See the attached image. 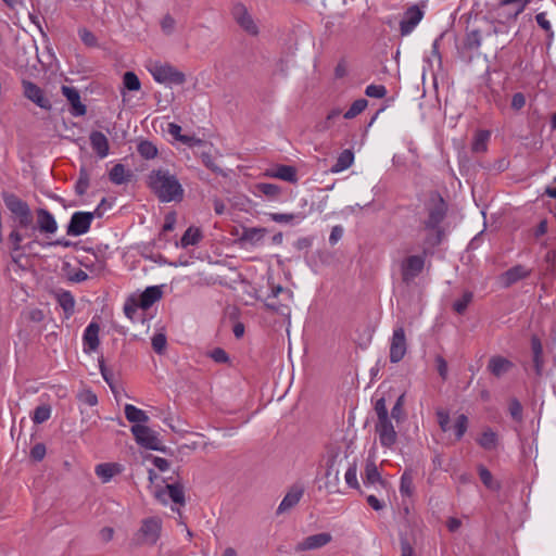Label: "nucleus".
Returning <instances> with one entry per match:
<instances>
[{
	"mask_svg": "<svg viewBox=\"0 0 556 556\" xmlns=\"http://www.w3.org/2000/svg\"><path fill=\"white\" fill-rule=\"evenodd\" d=\"M508 409H509V414H510L511 418L515 421H517V422L522 421V410H523L522 405L516 397H514L509 401Z\"/></svg>",
	"mask_w": 556,
	"mask_h": 556,
	"instance_id": "53",
	"label": "nucleus"
},
{
	"mask_svg": "<svg viewBox=\"0 0 556 556\" xmlns=\"http://www.w3.org/2000/svg\"><path fill=\"white\" fill-rule=\"evenodd\" d=\"M468 417L465 414H460L454 425L455 438L459 441L468 429Z\"/></svg>",
	"mask_w": 556,
	"mask_h": 556,
	"instance_id": "50",
	"label": "nucleus"
},
{
	"mask_svg": "<svg viewBox=\"0 0 556 556\" xmlns=\"http://www.w3.org/2000/svg\"><path fill=\"white\" fill-rule=\"evenodd\" d=\"M265 176L278 178L291 184H295L298 181L296 168L291 165H277L273 169H267L265 172Z\"/></svg>",
	"mask_w": 556,
	"mask_h": 556,
	"instance_id": "23",
	"label": "nucleus"
},
{
	"mask_svg": "<svg viewBox=\"0 0 556 556\" xmlns=\"http://www.w3.org/2000/svg\"><path fill=\"white\" fill-rule=\"evenodd\" d=\"M531 354H532V370L538 378H548L552 376V368L545 367L543 357V345L541 339L533 334L531 337Z\"/></svg>",
	"mask_w": 556,
	"mask_h": 556,
	"instance_id": "8",
	"label": "nucleus"
},
{
	"mask_svg": "<svg viewBox=\"0 0 556 556\" xmlns=\"http://www.w3.org/2000/svg\"><path fill=\"white\" fill-rule=\"evenodd\" d=\"M269 217L276 223H290L295 218H304L302 214L270 213Z\"/></svg>",
	"mask_w": 556,
	"mask_h": 556,
	"instance_id": "57",
	"label": "nucleus"
},
{
	"mask_svg": "<svg viewBox=\"0 0 556 556\" xmlns=\"http://www.w3.org/2000/svg\"><path fill=\"white\" fill-rule=\"evenodd\" d=\"M12 231L9 235V241L12 244V251L16 252L22 249L23 235L18 231L20 228L12 227Z\"/></svg>",
	"mask_w": 556,
	"mask_h": 556,
	"instance_id": "59",
	"label": "nucleus"
},
{
	"mask_svg": "<svg viewBox=\"0 0 556 556\" xmlns=\"http://www.w3.org/2000/svg\"><path fill=\"white\" fill-rule=\"evenodd\" d=\"M119 465L113 463H104L96 466V475L102 482H109L115 475L119 473Z\"/></svg>",
	"mask_w": 556,
	"mask_h": 556,
	"instance_id": "30",
	"label": "nucleus"
},
{
	"mask_svg": "<svg viewBox=\"0 0 556 556\" xmlns=\"http://www.w3.org/2000/svg\"><path fill=\"white\" fill-rule=\"evenodd\" d=\"M51 416V406L47 404L39 405L35 408L33 415V421L36 425H40L47 421Z\"/></svg>",
	"mask_w": 556,
	"mask_h": 556,
	"instance_id": "46",
	"label": "nucleus"
},
{
	"mask_svg": "<svg viewBox=\"0 0 556 556\" xmlns=\"http://www.w3.org/2000/svg\"><path fill=\"white\" fill-rule=\"evenodd\" d=\"M365 94L370 98L381 99L387 94V89L383 85H369L366 87Z\"/></svg>",
	"mask_w": 556,
	"mask_h": 556,
	"instance_id": "56",
	"label": "nucleus"
},
{
	"mask_svg": "<svg viewBox=\"0 0 556 556\" xmlns=\"http://www.w3.org/2000/svg\"><path fill=\"white\" fill-rule=\"evenodd\" d=\"M356 475H357V465H356V462H353L349 466V468L345 472V482L350 488L359 490V483H358Z\"/></svg>",
	"mask_w": 556,
	"mask_h": 556,
	"instance_id": "51",
	"label": "nucleus"
},
{
	"mask_svg": "<svg viewBox=\"0 0 556 556\" xmlns=\"http://www.w3.org/2000/svg\"><path fill=\"white\" fill-rule=\"evenodd\" d=\"M447 203L442 195L438 191H432L425 204L427 216L421 222V229L426 231L422 243L425 254L443 241L445 232L441 224L447 215Z\"/></svg>",
	"mask_w": 556,
	"mask_h": 556,
	"instance_id": "1",
	"label": "nucleus"
},
{
	"mask_svg": "<svg viewBox=\"0 0 556 556\" xmlns=\"http://www.w3.org/2000/svg\"><path fill=\"white\" fill-rule=\"evenodd\" d=\"M148 186L163 203L180 202L184 199V188L176 176L167 170H152L148 176Z\"/></svg>",
	"mask_w": 556,
	"mask_h": 556,
	"instance_id": "2",
	"label": "nucleus"
},
{
	"mask_svg": "<svg viewBox=\"0 0 556 556\" xmlns=\"http://www.w3.org/2000/svg\"><path fill=\"white\" fill-rule=\"evenodd\" d=\"M478 444L486 451H492L497 445V434L491 428H488L478 439Z\"/></svg>",
	"mask_w": 556,
	"mask_h": 556,
	"instance_id": "37",
	"label": "nucleus"
},
{
	"mask_svg": "<svg viewBox=\"0 0 556 556\" xmlns=\"http://www.w3.org/2000/svg\"><path fill=\"white\" fill-rule=\"evenodd\" d=\"M154 496L163 504L167 503V497L178 505H185V490L184 485L176 481L173 483H166L165 486H157L154 491Z\"/></svg>",
	"mask_w": 556,
	"mask_h": 556,
	"instance_id": "7",
	"label": "nucleus"
},
{
	"mask_svg": "<svg viewBox=\"0 0 556 556\" xmlns=\"http://www.w3.org/2000/svg\"><path fill=\"white\" fill-rule=\"evenodd\" d=\"M332 540V536L328 532H321L317 534L309 535L305 538L303 541L299 542L295 546L296 552H303V551H312L320 548L328 543H330Z\"/></svg>",
	"mask_w": 556,
	"mask_h": 556,
	"instance_id": "18",
	"label": "nucleus"
},
{
	"mask_svg": "<svg viewBox=\"0 0 556 556\" xmlns=\"http://www.w3.org/2000/svg\"><path fill=\"white\" fill-rule=\"evenodd\" d=\"M353 161H354V153L352 152V150L345 149L339 154L337 162L332 166L331 170L334 173L342 172V170L349 168L353 164Z\"/></svg>",
	"mask_w": 556,
	"mask_h": 556,
	"instance_id": "35",
	"label": "nucleus"
},
{
	"mask_svg": "<svg viewBox=\"0 0 556 556\" xmlns=\"http://www.w3.org/2000/svg\"><path fill=\"white\" fill-rule=\"evenodd\" d=\"M478 473L484 486L492 491H497L501 488L500 482L495 481L491 471L483 465L478 466Z\"/></svg>",
	"mask_w": 556,
	"mask_h": 556,
	"instance_id": "36",
	"label": "nucleus"
},
{
	"mask_svg": "<svg viewBox=\"0 0 556 556\" xmlns=\"http://www.w3.org/2000/svg\"><path fill=\"white\" fill-rule=\"evenodd\" d=\"M490 138V132L486 130H480L472 142V151L473 152H485L486 143Z\"/></svg>",
	"mask_w": 556,
	"mask_h": 556,
	"instance_id": "47",
	"label": "nucleus"
},
{
	"mask_svg": "<svg viewBox=\"0 0 556 556\" xmlns=\"http://www.w3.org/2000/svg\"><path fill=\"white\" fill-rule=\"evenodd\" d=\"M89 140L92 150L100 159L108 156L110 152V144L106 136L103 132L98 130L91 131Z\"/></svg>",
	"mask_w": 556,
	"mask_h": 556,
	"instance_id": "22",
	"label": "nucleus"
},
{
	"mask_svg": "<svg viewBox=\"0 0 556 556\" xmlns=\"http://www.w3.org/2000/svg\"><path fill=\"white\" fill-rule=\"evenodd\" d=\"M254 188L269 200H277L281 194V187L275 184L258 182Z\"/></svg>",
	"mask_w": 556,
	"mask_h": 556,
	"instance_id": "34",
	"label": "nucleus"
},
{
	"mask_svg": "<svg viewBox=\"0 0 556 556\" xmlns=\"http://www.w3.org/2000/svg\"><path fill=\"white\" fill-rule=\"evenodd\" d=\"M166 346V337L163 333H156L152 338V348L153 350L161 354Z\"/></svg>",
	"mask_w": 556,
	"mask_h": 556,
	"instance_id": "64",
	"label": "nucleus"
},
{
	"mask_svg": "<svg viewBox=\"0 0 556 556\" xmlns=\"http://www.w3.org/2000/svg\"><path fill=\"white\" fill-rule=\"evenodd\" d=\"M535 21L538 25L546 33L547 39L552 40L554 37V31L552 29L551 23L546 18V13L541 12L535 15Z\"/></svg>",
	"mask_w": 556,
	"mask_h": 556,
	"instance_id": "52",
	"label": "nucleus"
},
{
	"mask_svg": "<svg viewBox=\"0 0 556 556\" xmlns=\"http://www.w3.org/2000/svg\"><path fill=\"white\" fill-rule=\"evenodd\" d=\"M208 356L218 364H226L229 362V356L227 352L222 348H215L211 352H208Z\"/></svg>",
	"mask_w": 556,
	"mask_h": 556,
	"instance_id": "58",
	"label": "nucleus"
},
{
	"mask_svg": "<svg viewBox=\"0 0 556 556\" xmlns=\"http://www.w3.org/2000/svg\"><path fill=\"white\" fill-rule=\"evenodd\" d=\"M150 73L160 84L180 86L186 83V75L170 64H155Z\"/></svg>",
	"mask_w": 556,
	"mask_h": 556,
	"instance_id": "6",
	"label": "nucleus"
},
{
	"mask_svg": "<svg viewBox=\"0 0 556 556\" xmlns=\"http://www.w3.org/2000/svg\"><path fill=\"white\" fill-rule=\"evenodd\" d=\"M481 33L478 29L467 30L464 40V48L467 50H477L481 46Z\"/></svg>",
	"mask_w": 556,
	"mask_h": 556,
	"instance_id": "41",
	"label": "nucleus"
},
{
	"mask_svg": "<svg viewBox=\"0 0 556 556\" xmlns=\"http://www.w3.org/2000/svg\"><path fill=\"white\" fill-rule=\"evenodd\" d=\"M513 367L514 364L503 356H493L488 364V369L496 379L502 378L503 375L508 372Z\"/></svg>",
	"mask_w": 556,
	"mask_h": 556,
	"instance_id": "24",
	"label": "nucleus"
},
{
	"mask_svg": "<svg viewBox=\"0 0 556 556\" xmlns=\"http://www.w3.org/2000/svg\"><path fill=\"white\" fill-rule=\"evenodd\" d=\"M376 432L379 434L380 444L391 447L395 444L397 434L390 418L379 419L376 424Z\"/></svg>",
	"mask_w": 556,
	"mask_h": 556,
	"instance_id": "15",
	"label": "nucleus"
},
{
	"mask_svg": "<svg viewBox=\"0 0 556 556\" xmlns=\"http://www.w3.org/2000/svg\"><path fill=\"white\" fill-rule=\"evenodd\" d=\"M437 418H438V424L440 426V429L442 431H447L450 429V414L448 412L440 408L437 410Z\"/></svg>",
	"mask_w": 556,
	"mask_h": 556,
	"instance_id": "63",
	"label": "nucleus"
},
{
	"mask_svg": "<svg viewBox=\"0 0 556 556\" xmlns=\"http://www.w3.org/2000/svg\"><path fill=\"white\" fill-rule=\"evenodd\" d=\"M78 35L80 40L87 46V47H97L98 46V39L94 36L92 31H90L87 28H81L78 30Z\"/></svg>",
	"mask_w": 556,
	"mask_h": 556,
	"instance_id": "54",
	"label": "nucleus"
},
{
	"mask_svg": "<svg viewBox=\"0 0 556 556\" xmlns=\"http://www.w3.org/2000/svg\"><path fill=\"white\" fill-rule=\"evenodd\" d=\"M368 101L364 98L355 100L350 109L344 113V118L351 119L356 117L367 108Z\"/></svg>",
	"mask_w": 556,
	"mask_h": 556,
	"instance_id": "45",
	"label": "nucleus"
},
{
	"mask_svg": "<svg viewBox=\"0 0 556 556\" xmlns=\"http://www.w3.org/2000/svg\"><path fill=\"white\" fill-rule=\"evenodd\" d=\"M58 304L63 308L65 318L74 313L75 299L70 291H61L55 294Z\"/></svg>",
	"mask_w": 556,
	"mask_h": 556,
	"instance_id": "29",
	"label": "nucleus"
},
{
	"mask_svg": "<svg viewBox=\"0 0 556 556\" xmlns=\"http://www.w3.org/2000/svg\"><path fill=\"white\" fill-rule=\"evenodd\" d=\"M403 402H404V393H402L397 397V400L391 410L392 418L395 419L397 422L403 419V415H404L403 414Z\"/></svg>",
	"mask_w": 556,
	"mask_h": 556,
	"instance_id": "62",
	"label": "nucleus"
},
{
	"mask_svg": "<svg viewBox=\"0 0 556 556\" xmlns=\"http://www.w3.org/2000/svg\"><path fill=\"white\" fill-rule=\"evenodd\" d=\"M161 518L156 516L148 517L141 521L132 541L136 545H154L161 536Z\"/></svg>",
	"mask_w": 556,
	"mask_h": 556,
	"instance_id": "5",
	"label": "nucleus"
},
{
	"mask_svg": "<svg viewBox=\"0 0 556 556\" xmlns=\"http://www.w3.org/2000/svg\"><path fill=\"white\" fill-rule=\"evenodd\" d=\"M162 298V290L159 286L148 287L139 296V306L148 309Z\"/></svg>",
	"mask_w": 556,
	"mask_h": 556,
	"instance_id": "26",
	"label": "nucleus"
},
{
	"mask_svg": "<svg viewBox=\"0 0 556 556\" xmlns=\"http://www.w3.org/2000/svg\"><path fill=\"white\" fill-rule=\"evenodd\" d=\"M132 177V173L127 170L121 163L115 164L109 173V179L115 185L128 182Z\"/></svg>",
	"mask_w": 556,
	"mask_h": 556,
	"instance_id": "27",
	"label": "nucleus"
},
{
	"mask_svg": "<svg viewBox=\"0 0 556 556\" xmlns=\"http://www.w3.org/2000/svg\"><path fill=\"white\" fill-rule=\"evenodd\" d=\"M124 410L126 419L135 425H142L148 422L149 420V416L146 414V412H143L140 408H137L131 404H127Z\"/></svg>",
	"mask_w": 556,
	"mask_h": 556,
	"instance_id": "31",
	"label": "nucleus"
},
{
	"mask_svg": "<svg viewBox=\"0 0 556 556\" xmlns=\"http://www.w3.org/2000/svg\"><path fill=\"white\" fill-rule=\"evenodd\" d=\"M338 462H341V459H339V453L337 451L329 452L326 462L325 476L328 480L332 477L334 483H338L340 479V469L337 467Z\"/></svg>",
	"mask_w": 556,
	"mask_h": 556,
	"instance_id": "28",
	"label": "nucleus"
},
{
	"mask_svg": "<svg viewBox=\"0 0 556 556\" xmlns=\"http://www.w3.org/2000/svg\"><path fill=\"white\" fill-rule=\"evenodd\" d=\"M90 177L88 170L85 167H80L79 177L75 185V192L78 195H84L89 188Z\"/></svg>",
	"mask_w": 556,
	"mask_h": 556,
	"instance_id": "43",
	"label": "nucleus"
},
{
	"mask_svg": "<svg viewBox=\"0 0 556 556\" xmlns=\"http://www.w3.org/2000/svg\"><path fill=\"white\" fill-rule=\"evenodd\" d=\"M266 233L265 228H256V227H250V228H243L241 240L248 241L250 243H256L263 239V237Z\"/></svg>",
	"mask_w": 556,
	"mask_h": 556,
	"instance_id": "39",
	"label": "nucleus"
},
{
	"mask_svg": "<svg viewBox=\"0 0 556 556\" xmlns=\"http://www.w3.org/2000/svg\"><path fill=\"white\" fill-rule=\"evenodd\" d=\"M231 15L236 23L249 35L256 36L258 27L242 2H236L231 8Z\"/></svg>",
	"mask_w": 556,
	"mask_h": 556,
	"instance_id": "9",
	"label": "nucleus"
},
{
	"mask_svg": "<svg viewBox=\"0 0 556 556\" xmlns=\"http://www.w3.org/2000/svg\"><path fill=\"white\" fill-rule=\"evenodd\" d=\"M400 556H415V551L406 534H400Z\"/></svg>",
	"mask_w": 556,
	"mask_h": 556,
	"instance_id": "55",
	"label": "nucleus"
},
{
	"mask_svg": "<svg viewBox=\"0 0 556 556\" xmlns=\"http://www.w3.org/2000/svg\"><path fill=\"white\" fill-rule=\"evenodd\" d=\"M137 151L146 160L154 159L159 152L156 146L149 140H141L137 146Z\"/></svg>",
	"mask_w": 556,
	"mask_h": 556,
	"instance_id": "40",
	"label": "nucleus"
},
{
	"mask_svg": "<svg viewBox=\"0 0 556 556\" xmlns=\"http://www.w3.org/2000/svg\"><path fill=\"white\" fill-rule=\"evenodd\" d=\"M77 400L88 406H96L98 404L97 394L90 389L83 388L76 394Z\"/></svg>",
	"mask_w": 556,
	"mask_h": 556,
	"instance_id": "44",
	"label": "nucleus"
},
{
	"mask_svg": "<svg viewBox=\"0 0 556 556\" xmlns=\"http://www.w3.org/2000/svg\"><path fill=\"white\" fill-rule=\"evenodd\" d=\"M473 293L471 291H465L460 299L453 303V309L455 313L463 315L468 308V305L472 302Z\"/></svg>",
	"mask_w": 556,
	"mask_h": 556,
	"instance_id": "42",
	"label": "nucleus"
},
{
	"mask_svg": "<svg viewBox=\"0 0 556 556\" xmlns=\"http://www.w3.org/2000/svg\"><path fill=\"white\" fill-rule=\"evenodd\" d=\"M531 270L526 268L523 265H515L504 271L501 277V283L504 288H509L519 280L526 279L530 276Z\"/></svg>",
	"mask_w": 556,
	"mask_h": 556,
	"instance_id": "19",
	"label": "nucleus"
},
{
	"mask_svg": "<svg viewBox=\"0 0 556 556\" xmlns=\"http://www.w3.org/2000/svg\"><path fill=\"white\" fill-rule=\"evenodd\" d=\"M304 494V488L301 484H293L288 492L286 493L285 497L282 498L281 503L279 504L277 508V515L283 514L292 509L294 506L298 505L300 500L302 498Z\"/></svg>",
	"mask_w": 556,
	"mask_h": 556,
	"instance_id": "17",
	"label": "nucleus"
},
{
	"mask_svg": "<svg viewBox=\"0 0 556 556\" xmlns=\"http://www.w3.org/2000/svg\"><path fill=\"white\" fill-rule=\"evenodd\" d=\"M100 327L97 323H90L84 332V344L86 352L96 351L99 346Z\"/></svg>",
	"mask_w": 556,
	"mask_h": 556,
	"instance_id": "25",
	"label": "nucleus"
},
{
	"mask_svg": "<svg viewBox=\"0 0 556 556\" xmlns=\"http://www.w3.org/2000/svg\"><path fill=\"white\" fill-rule=\"evenodd\" d=\"M62 94L71 104V114L73 116H84L87 113L86 105L80 101L79 91L75 87L63 85L61 87Z\"/></svg>",
	"mask_w": 556,
	"mask_h": 556,
	"instance_id": "16",
	"label": "nucleus"
},
{
	"mask_svg": "<svg viewBox=\"0 0 556 556\" xmlns=\"http://www.w3.org/2000/svg\"><path fill=\"white\" fill-rule=\"evenodd\" d=\"M406 353V337L402 326L393 331L391 346H390V361L392 363L400 362Z\"/></svg>",
	"mask_w": 556,
	"mask_h": 556,
	"instance_id": "14",
	"label": "nucleus"
},
{
	"mask_svg": "<svg viewBox=\"0 0 556 556\" xmlns=\"http://www.w3.org/2000/svg\"><path fill=\"white\" fill-rule=\"evenodd\" d=\"M123 85L129 91H138L141 83L134 72H126L123 76Z\"/></svg>",
	"mask_w": 556,
	"mask_h": 556,
	"instance_id": "48",
	"label": "nucleus"
},
{
	"mask_svg": "<svg viewBox=\"0 0 556 556\" xmlns=\"http://www.w3.org/2000/svg\"><path fill=\"white\" fill-rule=\"evenodd\" d=\"M424 17V11L417 5H410L400 22V33L402 36L409 35Z\"/></svg>",
	"mask_w": 556,
	"mask_h": 556,
	"instance_id": "13",
	"label": "nucleus"
},
{
	"mask_svg": "<svg viewBox=\"0 0 556 556\" xmlns=\"http://www.w3.org/2000/svg\"><path fill=\"white\" fill-rule=\"evenodd\" d=\"M414 476L410 469H406L401 476L400 492L402 495L412 496L414 493Z\"/></svg>",
	"mask_w": 556,
	"mask_h": 556,
	"instance_id": "38",
	"label": "nucleus"
},
{
	"mask_svg": "<svg viewBox=\"0 0 556 556\" xmlns=\"http://www.w3.org/2000/svg\"><path fill=\"white\" fill-rule=\"evenodd\" d=\"M23 94L29 101L43 110H51L52 105L50 100L45 96L43 90L30 80H22Z\"/></svg>",
	"mask_w": 556,
	"mask_h": 556,
	"instance_id": "11",
	"label": "nucleus"
},
{
	"mask_svg": "<svg viewBox=\"0 0 556 556\" xmlns=\"http://www.w3.org/2000/svg\"><path fill=\"white\" fill-rule=\"evenodd\" d=\"M364 483L365 484L380 483L382 485L384 484V480L382 479V477L378 470V467L374 460L368 459L366 462Z\"/></svg>",
	"mask_w": 556,
	"mask_h": 556,
	"instance_id": "32",
	"label": "nucleus"
},
{
	"mask_svg": "<svg viewBox=\"0 0 556 556\" xmlns=\"http://www.w3.org/2000/svg\"><path fill=\"white\" fill-rule=\"evenodd\" d=\"M203 238L202 231L198 227L190 226L180 239V247L187 248L189 245L198 244Z\"/></svg>",
	"mask_w": 556,
	"mask_h": 556,
	"instance_id": "33",
	"label": "nucleus"
},
{
	"mask_svg": "<svg viewBox=\"0 0 556 556\" xmlns=\"http://www.w3.org/2000/svg\"><path fill=\"white\" fill-rule=\"evenodd\" d=\"M176 25L175 18L170 14H165L161 21V28L165 35H172Z\"/></svg>",
	"mask_w": 556,
	"mask_h": 556,
	"instance_id": "61",
	"label": "nucleus"
},
{
	"mask_svg": "<svg viewBox=\"0 0 556 556\" xmlns=\"http://www.w3.org/2000/svg\"><path fill=\"white\" fill-rule=\"evenodd\" d=\"M86 255L78 258L79 265L85 267L93 275H101L106 267L105 261L98 257V255L89 249L86 250Z\"/></svg>",
	"mask_w": 556,
	"mask_h": 556,
	"instance_id": "20",
	"label": "nucleus"
},
{
	"mask_svg": "<svg viewBox=\"0 0 556 556\" xmlns=\"http://www.w3.org/2000/svg\"><path fill=\"white\" fill-rule=\"evenodd\" d=\"M46 445L43 443L35 444L29 452V457L34 462H41L46 456Z\"/></svg>",
	"mask_w": 556,
	"mask_h": 556,
	"instance_id": "60",
	"label": "nucleus"
},
{
	"mask_svg": "<svg viewBox=\"0 0 556 556\" xmlns=\"http://www.w3.org/2000/svg\"><path fill=\"white\" fill-rule=\"evenodd\" d=\"M278 384H263L261 392L262 396L265 395V393H270V396L267 399L268 402H270L274 396L276 395L277 400L280 401L283 399V396L288 393L289 388H285L283 390H276V387Z\"/></svg>",
	"mask_w": 556,
	"mask_h": 556,
	"instance_id": "49",
	"label": "nucleus"
},
{
	"mask_svg": "<svg viewBox=\"0 0 556 556\" xmlns=\"http://www.w3.org/2000/svg\"><path fill=\"white\" fill-rule=\"evenodd\" d=\"M425 258L420 255H410L402 264V280L409 285L424 269Z\"/></svg>",
	"mask_w": 556,
	"mask_h": 556,
	"instance_id": "12",
	"label": "nucleus"
},
{
	"mask_svg": "<svg viewBox=\"0 0 556 556\" xmlns=\"http://www.w3.org/2000/svg\"><path fill=\"white\" fill-rule=\"evenodd\" d=\"M130 430L138 445L147 450L172 454V451L162 444L159 439V433L150 427L146 425H134Z\"/></svg>",
	"mask_w": 556,
	"mask_h": 556,
	"instance_id": "4",
	"label": "nucleus"
},
{
	"mask_svg": "<svg viewBox=\"0 0 556 556\" xmlns=\"http://www.w3.org/2000/svg\"><path fill=\"white\" fill-rule=\"evenodd\" d=\"M37 214V225L36 229H39L41 232L46 233H54L58 229V224L54 216L46 208H38L36 211Z\"/></svg>",
	"mask_w": 556,
	"mask_h": 556,
	"instance_id": "21",
	"label": "nucleus"
},
{
	"mask_svg": "<svg viewBox=\"0 0 556 556\" xmlns=\"http://www.w3.org/2000/svg\"><path fill=\"white\" fill-rule=\"evenodd\" d=\"M2 199L7 208L11 212L12 227L21 228L24 230L30 229L31 232H26V236H31L36 230L34 225V216L27 202L18 198L12 192H2Z\"/></svg>",
	"mask_w": 556,
	"mask_h": 556,
	"instance_id": "3",
	"label": "nucleus"
},
{
	"mask_svg": "<svg viewBox=\"0 0 556 556\" xmlns=\"http://www.w3.org/2000/svg\"><path fill=\"white\" fill-rule=\"evenodd\" d=\"M93 218L94 213L75 212L66 227V233L68 236H81L88 232Z\"/></svg>",
	"mask_w": 556,
	"mask_h": 556,
	"instance_id": "10",
	"label": "nucleus"
}]
</instances>
